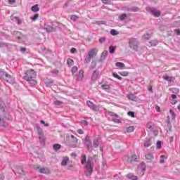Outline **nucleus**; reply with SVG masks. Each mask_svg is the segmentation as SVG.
<instances>
[{
  "instance_id": "f257e3e1",
  "label": "nucleus",
  "mask_w": 180,
  "mask_h": 180,
  "mask_svg": "<svg viewBox=\"0 0 180 180\" xmlns=\"http://www.w3.org/2000/svg\"><path fill=\"white\" fill-rule=\"evenodd\" d=\"M81 163L82 165H84L85 174L86 176H91L94 172V158L89 156L86 160V155H82Z\"/></svg>"
},
{
  "instance_id": "f03ea898",
  "label": "nucleus",
  "mask_w": 180,
  "mask_h": 180,
  "mask_svg": "<svg viewBox=\"0 0 180 180\" xmlns=\"http://www.w3.org/2000/svg\"><path fill=\"white\" fill-rule=\"evenodd\" d=\"M36 72L32 69H30L24 73L23 79H25V81H27L30 85H36L37 84V81H36Z\"/></svg>"
},
{
  "instance_id": "7ed1b4c3",
  "label": "nucleus",
  "mask_w": 180,
  "mask_h": 180,
  "mask_svg": "<svg viewBox=\"0 0 180 180\" xmlns=\"http://www.w3.org/2000/svg\"><path fill=\"white\" fill-rule=\"evenodd\" d=\"M0 109L1 113H0V126H5V120H11V116L8 112L5 111V103L4 101H0Z\"/></svg>"
},
{
  "instance_id": "20e7f679",
  "label": "nucleus",
  "mask_w": 180,
  "mask_h": 180,
  "mask_svg": "<svg viewBox=\"0 0 180 180\" xmlns=\"http://www.w3.org/2000/svg\"><path fill=\"white\" fill-rule=\"evenodd\" d=\"M139 44L140 42L136 38L131 37L129 39V46L134 51H139Z\"/></svg>"
},
{
  "instance_id": "39448f33",
  "label": "nucleus",
  "mask_w": 180,
  "mask_h": 180,
  "mask_svg": "<svg viewBox=\"0 0 180 180\" xmlns=\"http://www.w3.org/2000/svg\"><path fill=\"white\" fill-rule=\"evenodd\" d=\"M96 54H98V49H96V48L91 49L84 59L85 64L91 63V60H92V58H94V57H95Z\"/></svg>"
},
{
  "instance_id": "423d86ee",
  "label": "nucleus",
  "mask_w": 180,
  "mask_h": 180,
  "mask_svg": "<svg viewBox=\"0 0 180 180\" xmlns=\"http://www.w3.org/2000/svg\"><path fill=\"white\" fill-rule=\"evenodd\" d=\"M148 11H149L151 15H153V16H155V18H160L161 16V12H160V11L157 10L155 8L150 7L148 8Z\"/></svg>"
},
{
  "instance_id": "0eeeda50",
  "label": "nucleus",
  "mask_w": 180,
  "mask_h": 180,
  "mask_svg": "<svg viewBox=\"0 0 180 180\" xmlns=\"http://www.w3.org/2000/svg\"><path fill=\"white\" fill-rule=\"evenodd\" d=\"M86 105L91 109L92 110H94L95 112H99L100 107L99 105H95L92 101H87Z\"/></svg>"
},
{
  "instance_id": "6e6552de",
  "label": "nucleus",
  "mask_w": 180,
  "mask_h": 180,
  "mask_svg": "<svg viewBox=\"0 0 180 180\" xmlns=\"http://www.w3.org/2000/svg\"><path fill=\"white\" fill-rule=\"evenodd\" d=\"M84 143L86 144L88 151H92V142L91 141V138L89 136H86L84 139Z\"/></svg>"
},
{
  "instance_id": "1a4fd4ad",
  "label": "nucleus",
  "mask_w": 180,
  "mask_h": 180,
  "mask_svg": "<svg viewBox=\"0 0 180 180\" xmlns=\"http://www.w3.org/2000/svg\"><path fill=\"white\" fill-rule=\"evenodd\" d=\"M34 169H39V172H40V174H49L50 173V170H49V169H46L44 167H41L39 165L34 166Z\"/></svg>"
},
{
  "instance_id": "9d476101",
  "label": "nucleus",
  "mask_w": 180,
  "mask_h": 180,
  "mask_svg": "<svg viewBox=\"0 0 180 180\" xmlns=\"http://www.w3.org/2000/svg\"><path fill=\"white\" fill-rule=\"evenodd\" d=\"M146 168H147V166L146 165V163H144V162H142L140 166L138 167L139 171H141V172H142L141 176L144 175V172Z\"/></svg>"
},
{
  "instance_id": "9b49d317",
  "label": "nucleus",
  "mask_w": 180,
  "mask_h": 180,
  "mask_svg": "<svg viewBox=\"0 0 180 180\" xmlns=\"http://www.w3.org/2000/svg\"><path fill=\"white\" fill-rule=\"evenodd\" d=\"M4 80L8 82V84H14L15 77L11 75L7 74V76H6V79H4Z\"/></svg>"
},
{
  "instance_id": "f8f14e48",
  "label": "nucleus",
  "mask_w": 180,
  "mask_h": 180,
  "mask_svg": "<svg viewBox=\"0 0 180 180\" xmlns=\"http://www.w3.org/2000/svg\"><path fill=\"white\" fill-rule=\"evenodd\" d=\"M44 29L47 33H50L51 32H56V28H54L53 26L45 24Z\"/></svg>"
},
{
  "instance_id": "ddd939ff",
  "label": "nucleus",
  "mask_w": 180,
  "mask_h": 180,
  "mask_svg": "<svg viewBox=\"0 0 180 180\" xmlns=\"http://www.w3.org/2000/svg\"><path fill=\"white\" fill-rule=\"evenodd\" d=\"M101 140L100 137H96L94 139L93 145H92V148H98L99 147V141Z\"/></svg>"
},
{
  "instance_id": "4468645a",
  "label": "nucleus",
  "mask_w": 180,
  "mask_h": 180,
  "mask_svg": "<svg viewBox=\"0 0 180 180\" xmlns=\"http://www.w3.org/2000/svg\"><path fill=\"white\" fill-rule=\"evenodd\" d=\"M14 37L18 40H22V33L19 31H14L13 33Z\"/></svg>"
},
{
  "instance_id": "2eb2a0df",
  "label": "nucleus",
  "mask_w": 180,
  "mask_h": 180,
  "mask_svg": "<svg viewBox=\"0 0 180 180\" xmlns=\"http://www.w3.org/2000/svg\"><path fill=\"white\" fill-rule=\"evenodd\" d=\"M127 178L130 180H137L139 178L137 176H135L133 173H129L126 175Z\"/></svg>"
},
{
  "instance_id": "dca6fc26",
  "label": "nucleus",
  "mask_w": 180,
  "mask_h": 180,
  "mask_svg": "<svg viewBox=\"0 0 180 180\" xmlns=\"http://www.w3.org/2000/svg\"><path fill=\"white\" fill-rule=\"evenodd\" d=\"M70 162V158L68 157H64L61 162L62 167H65L67 165L68 162Z\"/></svg>"
},
{
  "instance_id": "f3484780",
  "label": "nucleus",
  "mask_w": 180,
  "mask_h": 180,
  "mask_svg": "<svg viewBox=\"0 0 180 180\" xmlns=\"http://www.w3.org/2000/svg\"><path fill=\"white\" fill-rule=\"evenodd\" d=\"M84 79V70H79L77 77V81H82Z\"/></svg>"
},
{
  "instance_id": "a211bd4d",
  "label": "nucleus",
  "mask_w": 180,
  "mask_h": 180,
  "mask_svg": "<svg viewBox=\"0 0 180 180\" xmlns=\"http://www.w3.org/2000/svg\"><path fill=\"white\" fill-rule=\"evenodd\" d=\"M127 98L129 99V101H133L134 102H136L137 101V97L134 96L133 94H129L127 96Z\"/></svg>"
},
{
  "instance_id": "6ab92c4d",
  "label": "nucleus",
  "mask_w": 180,
  "mask_h": 180,
  "mask_svg": "<svg viewBox=\"0 0 180 180\" xmlns=\"http://www.w3.org/2000/svg\"><path fill=\"white\" fill-rule=\"evenodd\" d=\"M39 139L40 144L44 146V143H46V136H44V134L39 135Z\"/></svg>"
},
{
  "instance_id": "aec40b11",
  "label": "nucleus",
  "mask_w": 180,
  "mask_h": 180,
  "mask_svg": "<svg viewBox=\"0 0 180 180\" xmlns=\"http://www.w3.org/2000/svg\"><path fill=\"white\" fill-rule=\"evenodd\" d=\"M152 144L151 142V139H147L145 143H143V147H145L146 148L150 147Z\"/></svg>"
},
{
  "instance_id": "412c9836",
  "label": "nucleus",
  "mask_w": 180,
  "mask_h": 180,
  "mask_svg": "<svg viewBox=\"0 0 180 180\" xmlns=\"http://www.w3.org/2000/svg\"><path fill=\"white\" fill-rule=\"evenodd\" d=\"M99 77V72L98 70H95L92 75L91 79L95 81Z\"/></svg>"
},
{
  "instance_id": "4be33fe9",
  "label": "nucleus",
  "mask_w": 180,
  "mask_h": 180,
  "mask_svg": "<svg viewBox=\"0 0 180 180\" xmlns=\"http://www.w3.org/2000/svg\"><path fill=\"white\" fill-rule=\"evenodd\" d=\"M146 160H148L149 161H151V160H154V154L153 153H148L145 155Z\"/></svg>"
},
{
  "instance_id": "5701e85b",
  "label": "nucleus",
  "mask_w": 180,
  "mask_h": 180,
  "mask_svg": "<svg viewBox=\"0 0 180 180\" xmlns=\"http://www.w3.org/2000/svg\"><path fill=\"white\" fill-rule=\"evenodd\" d=\"M134 131V126H129L125 129L126 133H133Z\"/></svg>"
},
{
  "instance_id": "b1692460",
  "label": "nucleus",
  "mask_w": 180,
  "mask_h": 180,
  "mask_svg": "<svg viewBox=\"0 0 180 180\" xmlns=\"http://www.w3.org/2000/svg\"><path fill=\"white\" fill-rule=\"evenodd\" d=\"M7 75H8V73H6V72L0 71V79L5 80Z\"/></svg>"
},
{
  "instance_id": "393cba45",
  "label": "nucleus",
  "mask_w": 180,
  "mask_h": 180,
  "mask_svg": "<svg viewBox=\"0 0 180 180\" xmlns=\"http://www.w3.org/2000/svg\"><path fill=\"white\" fill-rule=\"evenodd\" d=\"M146 127L148 129V130H150V131H154V124H153V123L148 122L146 124Z\"/></svg>"
},
{
  "instance_id": "a878e982",
  "label": "nucleus",
  "mask_w": 180,
  "mask_h": 180,
  "mask_svg": "<svg viewBox=\"0 0 180 180\" xmlns=\"http://www.w3.org/2000/svg\"><path fill=\"white\" fill-rule=\"evenodd\" d=\"M31 11L34 13L39 12V11H40V8H39V5L36 4L32 6Z\"/></svg>"
},
{
  "instance_id": "bb28decb",
  "label": "nucleus",
  "mask_w": 180,
  "mask_h": 180,
  "mask_svg": "<svg viewBox=\"0 0 180 180\" xmlns=\"http://www.w3.org/2000/svg\"><path fill=\"white\" fill-rule=\"evenodd\" d=\"M13 22H15V23H17V25H22V20H20V18H19V17H14L12 19Z\"/></svg>"
},
{
  "instance_id": "cd10ccee",
  "label": "nucleus",
  "mask_w": 180,
  "mask_h": 180,
  "mask_svg": "<svg viewBox=\"0 0 180 180\" xmlns=\"http://www.w3.org/2000/svg\"><path fill=\"white\" fill-rule=\"evenodd\" d=\"M127 11H129L130 12H139L140 11V8L139 7H132L127 9Z\"/></svg>"
},
{
  "instance_id": "c85d7f7f",
  "label": "nucleus",
  "mask_w": 180,
  "mask_h": 180,
  "mask_svg": "<svg viewBox=\"0 0 180 180\" xmlns=\"http://www.w3.org/2000/svg\"><path fill=\"white\" fill-rule=\"evenodd\" d=\"M106 56H108L107 51H105L102 53L100 60L103 61L105 60V58H106Z\"/></svg>"
},
{
  "instance_id": "c756f323",
  "label": "nucleus",
  "mask_w": 180,
  "mask_h": 180,
  "mask_svg": "<svg viewBox=\"0 0 180 180\" xmlns=\"http://www.w3.org/2000/svg\"><path fill=\"white\" fill-rule=\"evenodd\" d=\"M123 160L127 161L129 164H131V162H133V159L131 158V157L130 158V157L125 156L123 158Z\"/></svg>"
},
{
  "instance_id": "7c9ffc66",
  "label": "nucleus",
  "mask_w": 180,
  "mask_h": 180,
  "mask_svg": "<svg viewBox=\"0 0 180 180\" xmlns=\"http://www.w3.org/2000/svg\"><path fill=\"white\" fill-rule=\"evenodd\" d=\"M36 129L39 136L43 135V130L41 129V127L39 125L36 126Z\"/></svg>"
},
{
  "instance_id": "2f4dec72",
  "label": "nucleus",
  "mask_w": 180,
  "mask_h": 180,
  "mask_svg": "<svg viewBox=\"0 0 180 180\" xmlns=\"http://www.w3.org/2000/svg\"><path fill=\"white\" fill-rule=\"evenodd\" d=\"M70 139L73 144H77L78 143V139H77V137H75L74 135H71Z\"/></svg>"
},
{
  "instance_id": "473e14b6",
  "label": "nucleus",
  "mask_w": 180,
  "mask_h": 180,
  "mask_svg": "<svg viewBox=\"0 0 180 180\" xmlns=\"http://www.w3.org/2000/svg\"><path fill=\"white\" fill-rule=\"evenodd\" d=\"M18 174H20V175H25V171L23 170V168L21 167H18L17 169Z\"/></svg>"
},
{
  "instance_id": "72a5a7b5",
  "label": "nucleus",
  "mask_w": 180,
  "mask_h": 180,
  "mask_svg": "<svg viewBox=\"0 0 180 180\" xmlns=\"http://www.w3.org/2000/svg\"><path fill=\"white\" fill-rule=\"evenodd\" d=\"M116 67H117L118 68H123L125 67L124 63H122V62H117L115 63Z\"/></svg>"
},
{
  "instance_id": "f704fd0d",
  "label": "nucleus",
  "mask_w": 180,
  "mask_h": 180,
  "mask_svg": "<svg viewBox=\"0 0 180 180\" xmlns=\"http://www.w3.org/2000/svg\"><path fill=\"white\" fill-rule=\"evenodd\" d=\"M53 150H55V151H58V150H60V148H61V145H60L58 143H56L53 146Z\"/></svg>"
},
{
  "instance_id": "c9c22d12",
  "label": "nucleus",
  "mask_w": 180,
  "mask_h": 180,
  "mask_svg": "<svg viewBox=\"0 0 180 180\" xmlns=\"http://www.w3.org/2000/svg\"><path fill=\"white\" fill-rule=\"evenodd\" d=\"M118 74H120L121 75V77H128L129 76V72H127V71L119 72Z\"/></svg>"
},
{
  "instance_id": "e433bc0d",
  "label": "nucleus",
  "mask_w": 180,
  "mask_h": 180,
  "mask_svg": "<svg viewBox=\"0 0 180 180\" xmlns=\"http://www.w3.org/2000/svg\"><path fill=\"white\" fill-rule=\"evenodd\" d=\"M143 39H145V40H150V38L151 37V34H150L149 33H146L143 35Z\"/></svg>"
},
{
  "instance_id": "4c0bfd02",
  "label": "nucleus",
  "mask_w": 180,
  "mask_h": 180,
  "mask_svg": "<svg viewBox=\"0 0 180 180\" xmlns=\"http://www.w3.org/2000/svg\"><path fill=\"white\" fill-rule=\"evenodd\" d=\"M109 51H110V54H113V53H115V51H116V47H115L113 46H110L109 47Z\"/></svg>"
},
{
  "instance_id": "58836bf2",
  "label": "nucleus",
  "mask_w": 180,
  "mask_h": 180,
  "mask_svg": "<svg viewBox=\"0 0 180 180\" xmlns=\"http://www.w3.org/2000/svg\"><path fill=\"white\" fill-rule=\"evenodd\" d=\"M131 158H132V161L134 162H137L139 161V156H137V155H132Z\"/></svg>"
},
{
  "instance_id": "ea45409f",
  "label": "nucleus",
  "mask_w": 180,
  "mask_h": 180,
  "mask_svg": "<svg viewBox=\"0 0 180 180\" xmlns=\"http://www.w3.org/2000/svg\"><path fill=\"white\" fill-rule=\"evenodd\" d=\"M126 18H127V15L126 13H123L121 15L119 16V19L121 21L124 20V19H126Z\"/></svg>"
},
{
  "instance_id": "a19ab883",
  "label": "nucleus",
  "mask_w": 180,
  "mask_h": 180,
  "mask_svg": "<svg viewBox=\"0 0 180 180\" xmlns=\"http://www.w3.org/2000/svg\"><path fill=\"white\" fill-rule=\"evenodd\" d=\"M67 63L69 65V67H72V64H74V60H72L71 58H68L67 60Z\"/></svg>"
},
{
  "instance_id": "79ce46f5",
  "label": "nucleus",
  "mask_w": 180,
  "mask_h": 180,
  "mask_svg": "<svg viewBox=\"0 0 180 180\" xmlns=\"http://www.w3.org/2000/svg\"><path fill=\"white\" fill-rule=\"evenodd\" d=\"M108 115L109 116H115V117H119V115L113 112H111V111H108Z\"/></svg>"
},
{
  "instance_id": "37998d69",
  "label": "nucleus",
  "mask_w": 180,
  "mask_h": 180,
  "mask_svg": "<svg viewBox=\"0 0 180 180\" xmlns=\"http://www.w3.org/2000/svg\"><path fill=\"white\" fill-rule=\"evenodd\" d=\"M112 77H114L115 78H117V79H120V81H122V77L119 76L115 72H112Z\"/></svg>"
},
{
  "instance_id": "c03bdc74",
  "label": "nucleus",
  "mask_w": 180,
  "mask_h": 180,
  "mask_svg": "<svg viewBox=\"0 0 180 180\" xmlns=\"http://www.w3.org/2000/svg\"><path fill=\"white\" fill-rule=\"evenodd\" d=\"M101 88H103V89H105V90H109L110 89V86H109V84H103L101 86Z\"/></svg>"
},
{
  "instance_id": "a18cd8bd",
  "label": "nucleus",
  "mask_w": 180,
  "mask_h": 180,
  "mask_svg": "<svg viewBox=\"0 0 180 180\" xmlns=\"http://www.w3.org/2000/svg\"><path fill=\"white\" fill-rule=\"evenodd\" d=\"M110 34H112V36H117V34H119V32L116 31V30H111Z\"/></svg>"
},
{
  "instance_id": "49530a36",
  "label": "nucleus",
  "mask_w": 180,
  "mask_h": 180,
  "mask_svg": "<svg viewBox=\"0 0 180 180\" xmlns=\"http://www.w3.org/2000/svg\"><path fill=\"white\" fill-rule=\"evenodd\" d=\"M103 4L105 5H110L112 4V0H101Z\"/></svg>"
},
{
  "instance_id": "de8ad7c7",
  "label": "nucleus",
  "mask_w": 180,
  "mask_h": 180,
  "mask_svg": "<svg viewBox=\"0 0 180 180\" xmlns=\"http://www.w3.org/2000/svg\"><path fill=\"white\" fill-rule=\"evenodd\" d=\"M163 78L164 79H165V81H168L169 82H171V81H172V77L169 76H164Z\"/></svg>"
},
{
  "instance_id": "09e8293b",
  "label": "nucleus",
  "mask_w": 180,
  "mask_h": 180,
  "mask_svg": "<svg viewBox=\"0 0 180 180\" xmlns=\"http://www.w3.org/2000/svg\"><path fill=\"white\" fill-rule=\"evenodd\" d=\"M164 158H165V155H162L160 156V164H164V162H165V160H164Z\"/></svg>"
},
{
  "instance_id": "8fccbe9b",
  "label": "nucleus",
  "mask_w": 180,
  "mask_h": 180,
  "mask_svg": "<svg viewBox=\"0 0 180 180\" xmlns=\"http://www.w3.org/2000/svg\"><path fill=\"white\" fill-rule=\"evenodd\" d=\"M98 41L101 44H103V43H105V41H106V38L105 37H101L98 39Z\"/></svg>"
},
{
  "instance_id": "3c124183",
  "label": "nucleus",
  "mask_w": 180,
  "mask_h": 180,
  "mask_svg": "<svg viewBox=\"0 0 180 180\" xmlns=\"http://www.w3.org/2000/svg\"><path fill=\"white\" fill-rule=\"evenodd\" d=\"M78 71V68L77 66H74L72 68V74L74 75L75 72Z\"/></svg>"
},
{
  "instance_id": "603ef678",
  "label": "nucleus",
  "mask_w": 180,
  "mask_h": 180,
  "mask_svg": "<svg viewBox=\"0 0 180 180\" xmlns=\"http://www.w3.org/2000/svg\"><path fill=\"white\" fill-rule=\"evenodd\" d=\"M45 84L47 86L51 85V84H54V81L48 79V80L45 81Z\"/></svg>"
},
{
  "instance_id": "864d4df0",
  "label": "nucleus",
  "mask_w": 180,
  "mask_h": 180,
  "mask_svg": "<svg viewBox=\"0 0 180 180\" xmlns=\"http://www.w3.org/2000/svg\"><path fill=\"white\" fill-rule=\"evenodd\" d=\"M54 105L56 106H60V105H63V102L58 101V100H56L55 102H54Z\"/></svg>"
},
{
  "instance_id": "5fc2aeb1",
  "label": "nucleus",
  "mask_w": 180,
  "mask_h": 180,
  "mask_svg": "<svg viewBox=\"0 0 180 180\" xmlns=\"http://www.w3.org/2000/svg\"><path fill=\"white\" fill-rule=\"evenodd\" d=\"M71 20H72L73 22H77V20L78 19V16L77 15H72L70 17Z\"/></svg>"
},
{
  "instance_id": "6e6d98bb",
  "label": "nucleus",
  "mask_w": 180,
  "mask_h": 180,
  "mask_svg": "<svg viewBox=\"0 0 180 180\" xmlns=\"http://www.w3.org/2000/svg\"><path fill=\"white\" fill-rule=\"evenodd\" d=\"M169 113L172 117V119H175L176 115H175V112H174V110H169Z\"/></svg>"
},
{
  "instance_id": "4d7b16f0",
  "label": "nucleus",
  "mask_w": 180,
  "mask_h": 180,
  "mask_svg": "<svg viewBox=\"0 0 180 180\" xmlns=\"http://www.w3.org/2000/svg\"><path fill=\"white\" fill-rule=\"evenodd\" d=\"M4 47H8V44L6 43L0 41V48H4Z\"/></svg>"
},
{
  "instance_id": "13d9d810",
  "label": "nucleus",
  "mask_w": 180,
  "mask_h": 180,
  "mask_svg": "<svg viewBox=\"0 0 180 180\" xmlns=\"http://www.w3.org/2000/svg\"><path fill=\"white\" fill-rule=\"evenodd\" d=\"M39 18V14H34L32 17H31L32 20H37V19Z\"/></svg>"
},
{
  "instance_id": "bf43d9fd",
  "label": "nucleus",
  "mask_w": 180,
  "mask_h": 180,
  "mask_svg": "<svg viewBox=\"0 0 180 180\" xmlns=\"http://www.w3.org/2000/svg\"><path fill=\"white\" fill-rule=\"evenodd\" d=\"M156 146H157V148L160 149L162 147V143H161V141H158L156 143Z\"/></svg>"
},
{
  "instance_id": "052dcab7",
  "label": "nucleus",
  "mask_w": 180,
  "mask_h": 180,
  "mask_svg": "<svg viewBox=\"0 0 180 180\" xmlns=\"http://www.w3.org/2000/svg\"><path fill=\"white\" fill-rule=\"evenodd\" d=\"M27 49H26V48H25V47H20V51H21L22 53H26V51H27Z\"/></svg>"
},
{
  "instance_id": "680f3d73",
  "label": "nucleus",
  "mask_w": 180,
  "mask_h": 180,
  "mask_svg": "<svg viewBox=\"0 0 180 180\" xmlns=\"http://www.w3.org/2000/svg\"><path fill=\"white\" fill-rule=\"evenodd\" d=\"M128 115L131 116V117H134L135 115H134V112L133 111H129L128 112Z\"/></svg>"
},
{
  "instance_id": "e2e57ef3",
  "label": "nucleus",
  "mask_w": 180,
  "mask_h": 180,
  "mask_svg": "<svg viewBox=\"0 0 180 180\" xmlns=\"http://www.w3.org/2000/svg\"><path fill=\"white\" fill-rule=\"evenodd\" d=\"M81 123H82L84 126H88V124H89V122L86 120H82Z\"/></svg>"
},
{
  "instance_id": "0e129e2a",
  "label": "nucleus",
  "mask_w": 180,
  "mask_h": 180,
  "mask_svg": "<svg viewBox=\"0 0 180 180\" xmlns=\"http://www.w3.org/2000/svg\"><path fill=\"white\" fill-rule=\"evenodd\" d=\"M150 43V45L153 46H157V44H158V41H152Z\"/></svg>"
},
{
  "instance_id": "69168bd1",
  "label": "nucleus",
  "mask_w": 180,
  "mask_h": 180,
  "mask_svg": "<svg viewBox=\"0 0 180 180\" xmlns=\"http://www.w3.org/2000/svg\"><path fill=\"white\" fill-rule=\"evenodd\" d=\"M112 120L115 122V123H121V120L120 119L115 118L112 119Z\"/></svg>"
},
{
  "instance_id": "338daca9",
  "label": "nucleus",
  "mask_w": 180,
  "mask_h": 180,
  "mask_svg": "<svg viewBox=\"0 0 180 180\" xmlns=\"http://www.w3.org/2000/svg\"><path fill=\"white\" fill-rule=\"evenodd\" d=\"M175 33H176V36H180V30H175Z\"/></svg>"
},
{
  "instance_id": "774afa93",
  "label": "nucleus",
  "mask_w": 180,
  "mask_h": 180,
  "mask_svg": "<svg viewBox=\"0 0 180 180\" xmlns=\"http://www.w3.org/2000/svg\"><path fill=\"white\" fill-rule=\"evenodd\" d=\"M175 26H180V21H176L174 22Z\"/></svg>"
}]
</instances>
